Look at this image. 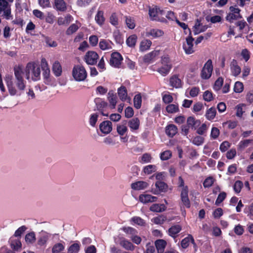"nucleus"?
Returning a JSON list of instances; mask_svg holds the SVG:
<instances>
[{"mask_svg":"<svg viewBox=\"0 0 253 253\" xmlns=\"http://www.w3.org/2000/svg\"><path fill=\"white\" fill-rule=\"evenodd\" d=\"M14 83L11 76L7 75L5 79L8 92L12 96L17 94V90L16 87L19 91H23L25 88L26 83L24 79V72L21 66H15L14 68Z\"/></svg>","mask_w":253,"mask_h":253,"instance_id":"nucleus-1","label":"nucleus"},{"mask_svg":"<svg viewBox=\"0 0 253 253\" xmlns=\"http://www.w3.org/2000/svg\"><path fill=\"white\" fill-rule=\"evenodd\" d=\"M25 72L27 80L31 79L34 81H37L41 78L40 67L34 62H29L27 64Z\"/></svg>","mask_w":253,"mask_h":253,"instance_id":"nucleus-2","label":"nucleus"},{"mask_svg":"<svg viewBox=\"0 0 253 253\" xmlns=\"http://www.w3.org/2000/svg\"><path fill=\"white\" fill-rule=\"evenodd\" d=\"M87 72L84 67L81 65H75L72 70V76L77 82L84 81L87 77Z\"/></svg>","mask_w":253,"mask_h":253,"instance_id":"nucleus-3","label":"nucleus"},{"mask_svg":"<svg viewBox=\"0 0 253 253\" xmlns=\"http://www.w3.org/2000/svg\"><path fill=\"white\" fill-rule=\"evenodd\" d=\"M0 16L6 20L12 19L11 5L6 0H0Z\"/></svg>","mask_w":253,"mask_h":253,"instance_id":"nucleus-4","label":"nucleus"},{"mask_svg":"<svg viewBox=\"0 0 253 253\" xmlns=\"http://www.w3.org/2000/svg\"><path fill=\"white\" fill-rule=\"evenodd\" d=\"M161 64L162 66L158 68L157 71L162 76H166L169 73L172 68V65L170 63L169 58L167 56L162 57Z\"/></svg>","mask_w":253,"mask_h":253,"instance_id":"nucleus-5","label":"nucleus"},{"mask_svg":"<svg viewBox=\"0 0 253 253\" xmlns=\"http://www.w3.org/2000/svg\"><path fill=\"white\" fill-rule=\"evenodd\" d=\"M149 15L152 20L163 21L164 18L162 17L164 15V11L155 6L149 7Z\"/></svg>","mask_w":253,"mask_h":253,"instance_id":"nucleus-6","label":"nucleus"},{"mask_svg":"<svg viewBox=\"0 0 253 253\" xmlns=\"http://www.w3.org/2000/svg\"><path fill=\"white\" fill-rule=\"evenodd\" d=\"M213 71L212 62L211 59H209L204 64L201 72V77L202 79L208 80L211 78Z\"/></svg>","mask_w":253,"mask_h":253,"instance_id":"nucleus-7","label":"nucleus"},{"mask_svg":"<svg viewBox=\"0 0 253 253\" xmlns=\"http://www.w3.org/2000/svg\"><path fill=\"white\" fill-rule=\"evenodd\" d=\"M229 9L230 10V12L227 14L226 19L230 23H232L233 21L242 18L240 13L241 10L239 8L230 6Z\"/></svg>","mask_w":253,"mask_h":253,"instance_id":"nucleus-8","label":"nucleus"},{"mask_svg":"<svg viewBox=\"0 0 253 253\" xmlns=\"http://www.w3.org/2000/svg\"><path fill=\"white\" fill-rule=\"evenodd\" d=\"M99 56L93 51H87L84 56V61L88 65H93L96 64Z\"/></svg>","mask_w":253,"mask_h":253,"instance_id":"nucleus-9","label":"nucleus"},{"mask_svg":"<svg viewBox=\"0 0 253 253\" xmlns=\"http://www.w3.org/2000/svg\"><path fill=\"white\" fill-rule=\"evenodd\" d=\"M122 60L123 57L119 52H113L111 54L109 63L113 67L119 68Z\"/></svg>","mask_w":253,"mask_h":253,"instance_id":"nucleus-10","label":"nucleus"},{"mask_svg":"<svg viewBox=\"0 0 253 253\" xmlns=\"http://www.w3.org/2000/svg\"><path fill=\"white\" fill-rule=\"evenodd\" d=\"M51 237V234L45 231H42L38 237L37 244L39 246L45 247Z\"/></svg>","mask_w":253,"mask_h":253,"instance_id":"nucleus-11","label":"nucleus"},{"mask_svg":"<svg viewBox=\"0 0 253 253\" xmlns=\"http://www.w3.org/2000/svg\"><path fill=\"white\" fill-rule=\"evenodd\" d=\"M194 39L191 36H188L186 38V42L183 45V48L187 54H190L194 52L193 42Z\"/></svg>","mask_w":253,"mask_h":253,"instance_id":"nucleus-12","label":"nucleus"},{"mask_svg":"<svg viewBox=\"0 0 253 253\" xmlns=\"http://www.w3.org/2000/svg\"><path fill=\"white\" fill-rule=\"evenodd\" d=\"M230 70L231 75L237 77L241 72V68L239 66L238 62L235 59H232L230 64Z\"/></svg>","mask_w":253,"mask_h":253,"instance_id":"nucleus-13","label":"nucleus"},{"mask_svg":"<svg viewBox=\"0 0 253 253\" xmlns=\"http://www.w3.org/2000/svg\"><path fill=\"white\" fill-rule=\"evenodd\" d=\"M99 129L101 132L107 134L112 130V123L109 121H104L99 125Z\"/></svg>","mask_w":253,"mask_h":253,"instance_id":"nucleus-14","label":"nucleus"},{"mask_svg":"<svg viewBox=\"0 0 253 253\" xmlns=\"http://www.w3.org/2000/svg\"><path fill=\"white\" fill-rule=\"evenodd\" d=\"M127 125V120H123L117 125V132L120 136H123L127 133L128 131Z\"/></svg>","mask_w":253,"mask_h":253,"instance_id":"nucleus-15","label":"nucleus"},{"mask_svg":"<svg viewBox=\"0 0 253 253\" xmlns=\"http://www.w3.org/2000/svg\"><path fill=\"white\" fill-rule=\"evenodd\" d=\"M94 101L97 110H99L103 116H107L108 114L104 113L103 111L104 109L107 106L108 103L104 100L99 98L95 99Z\"/></svg>","mask_w":253,"mask_h":253,"instance_id":"nucleus-16","label":"nucleus"},{"mask_svg":"<svg viewBox=\"0 0 253 253\" xmlns=\"http://www.w3.org/2000/svg\"><path fill=\"white\" fill-rule=\"evenodd\" d=\"M157 197L149 194H141L139 196L140 202L143 204L154 202L157 201Z\"/></svg>","mask_w":253,"mask_h":253,"instance_id":"nucleus-17","label":"nucleus"},{"mask_svg":"<svg viewBox=\"0 0 253 253\" xmlns=\"http://www.w3.org/2000/svg\"><path fill=\"white\" fill-rule=\"evenodd\" d=\"M188 187L182 189L181 192V199L183 205L187 208H190V203L188 197Z\"/></svg>","mask_w":253,"mask_h":253,"instance_id":"nucleus-18","label":"nucleus"},{"mask_svg":"<svg viewBox=\"0 0 253 253\" xmlns=\"http://www.w3.org/2000/svg\"><path fill=\"white\" fill-rule=\"evenodd\" d=\"M127 124L131 131H133L139 129L140 121L137 118H133L127 121Z\"/></svg>","mask_w":253,"mask_h":253,"instance_id":"nucleus-19","label":"nucleus"},{"mask_svg":"<svg viewBox=\"0 0 253 253\" xmlns=\"http://www.w3.org/2000/svg\"><path fill=\"white\" fill-rule=\"evenodd\" d=\"M148 186V183L143 181H139L131 183V188L134 190H141L146 188Z\"/></svg>","mask_w":253,"mask_h":253,"instance_id":"nucleus-20","label":"nucleus"},{"mask_svg":"<svg viewBox=\"0 0 253 253\" xmlns=\"http://www.w3.org/2000/svg\"><path fill=\"white\" fill-rule=\"evenodd\" d=\"M107 98L111 106V108L113 109L115 108L117 102L116 94L113 90H110L108 93Z\"/></svg>","mask_w":253,"mask_h":253,"instance_id":"nucleus-21","label":"nucleus"},{"mask_svg":"<svg viewBox=\"0 0 253 253\" xmlns=\"http://www.w3.org/2000/svg\"><path fill=\"white\" fill-rule=\"evenodd\" d=\"M158 253H164L167 245V242L162 239L157 240L155 243Z\"/></svg>","mask_w":253,"mask_h":253,"instance_id":"nucleus-22","label":"nucleus"},{"mask_svg":"<svg viewBox=\"0 0 253 253\" xmlns=\"http://www.w3.org/2000/svg\"><path fill=\"white\" fill-rule=\"evenodd\" d=\"M52 71L56 77H59L61 75L62 69L60 63L59 61H55L52 67Z\"/></svg>","mask_w":253,"mask_h":253,"instance_id":"nucleus-23","label":"nucleus"},{"mask_svg":"<svg viewBox=\"0 0 253 253\" xmlns=\"http://www.w3.org/2000/svg\"><path fill=\"white\" fill-rule=\"evenodd\" d=\"M73 20V17L70 14H67L64 17H59L57 20V23L59 25H67L71 22Z\"/></svg>","mask_w":253,"mask_h":253,"instance_id":"nucleus-24","label":"nucleus"},{"mask_svg":"<svg viewBox=\"0 0 253 253\" xmlns=\"http://www.w3.org/2000/svg\"><path fill=\"white\" fill-rule=\"evenodd\" d=\"M120 245L126 250L132 251L135 249V246L130 242L124 238L121 240Z\"/></svg>","mask_w":253,"mask_h":253,"instance_id":"nucleus-25","label":"nucleus"},{"mask_svg":"<svg viewBox=\"0 0 253 253\" xmlns=\"http://www.w3.org/2000/svg\"><path fill=\"white\" fill-rule=\"evenodd\" d=\"M177 132V128L174 125H169L166 127V133L170 137H173Z\"/></svg>","mask_w":253,"mask_h":253,"instance_id":"nucleus-26","label":"nucleus"},{"mask_svg":"<svg viewBox=\"0 0 253 253\" xmlns=\"http://www.w3.org/2000/svg\"><path fill=\"white\" fill-rule=\"evenodd\" d=\"M113 45V44L111 41L105 40H101L99 43V47L103 50L111 49Z\"/></svg>","mask_w":253,"mask_h":253,"instance_id":"nucleus-27","label":"nucleus"},{"mask_svg":"<svg viewBox=\"0 0 253 253\" xmlns=\"http://www.w3.org/2000/svg\"><path fill=\"white\" fill-rule=\"evenodd\" d=\"M95 20L100 26L104 24L105 18L104 16V12L102 10H98L95 16Z\"/></svg>","mask_w":253,"mask_h":253,"instance_id":"nucleus-28","label":"nucleus"},{"mask_svg":"<svg viewBox=\"0 0 253 253\" xmlns=\"http://www.w3.org/2000/svg\"><path fill=\"white\" fill-rule=\"evenodd\" d=\"M169 83L171 86L175 88L181 86V81L176 75H174L170 78Z\"/></svg>","mask_w":253,"mask_h":253,"instance_id":"nucleus-29","label":"nucleus"},{"mask_svg":"<svg viewBox=\"0 0 253 253\" xmlns=\"http://www.w3.org/2000/svg\"><path fill=\"white\" fill-rule=\"evenodd\" d=\"M159 54H160L159 50H154V51L146 54L144 56V58H143L144 61L145 62H147V63L150 62L152 60H153L155 57L158 56L159 55Z\"/></svg>","mask_w":253,"mask_h":253,"instance_id":"nucleus-30","label":"nucleus"},{"mask_svg":"<svg viewBox=\"0 0 253 253\" xmlns=\"http://www.w3.org/2000/svg\"><path fill=\"white\" fill-rule=\"evenodd\" d=\"M118 94L120 99L123 101H126L127 98V92L126 87L122 86L118 89Z\"/></svg>","mask_w":253,"mask_h":253,"instance_id":"nucleus-31","label":"nucleus"},{"mask_svg":"<svg viewBox=\"0 0 253 253\" xmlns=\"http://www.w3.org/2000/svg\"><path fill=\"white\" fill-rule=\"evenodd\" d=\"M54 7L60 11H64L66 9V3L64 0H54Z\"/></svg>","mask_w":253,"mask_h":253,"instance_id":"nucleus-32","label":"nucleus"},{"mask_svg":"<svg viewBox=\"0 0 253 253\" xmlns=\"http://www.w3.org/2000/svg\"><path fill=\"white\" fill-rule=\"evenodd\" d=\"M166 207L164 204H154L150 208V210L153 212H161L166 210Z\"/></svg>","mask_w":253,"mask_h":253,"instance_id":"nucleus-33","label":"nucleus"},{"mask_svg":"<svg viewBox=\"0 0 253 253\" xmlns=\"http://www.w3.org/2000/svg\"><path fill=\"white\" fill-rule=\"evenodd\" d=\"M190 242H191L194 246L196 245L193 237L191 235H189L187 237L185 238L181 241V245L182 248L183 249L187 248L189 245Z\"/></svg>","mask_w":253,"mask_h":253,"instance_id":"nucleus-34","label":"nucleus"},{"mask_svg":"<svg viewBox=\"0 0 253 253\" xmlns=\"http://www.w3.org/2000/svg\"><path fill=\"white\" fill-rule=\"evenodd\" d=\"M181 226L179 225H174L172 226L169 229V234L172 237H175V235L178 234L181 230Z\"/></svg>","mask_w":253,"mask_h":253,"instance_id":"nucleus-35","label":"nucleus"},{"mask_svg":"<svg viewBox=\"0 0 253 253\" xmlns=\"http://www.w3.org/2000/svg\"><path fill=\"white\" fill-rule=\"evenodd\" d=\"M200 122L198 120H196L193 117H189L187 120V124L189 127H194L196 128L200 125Z\"/></svg>","mask_w":253,"mask_h":253,"instance_id":"nucleus-36","label":"nucleus"},{"mask_svg":"<svg viewBox=\"0 0 253 253\" xmlns=\"http://www.w3.org/2000/svg\"><path fill=\"white\" fill-rule=\"evenodd\" d=\"M164 35V32L161 30L157 29H151L147 32V36H152L154 38H158Z\"/></svg>","mask_w":253,"mask_h":253,"instance_id":"nucleus-37","label":"nucleus"},{"mask_svg":"<svg viewBox=\"0 0 253 253\" xmlns=\"http://www.w3.org/2000/svg\"><path fill=\"white\" fill-rule=\"evenodd\" d=\"M152 44V42L149 40H145L142 41L140 44V50L145 51L148 50Z\"/></svg>","mask_w":253,"mask_h":253,"instance_id":"nucleus-38","label":"nucleus"},{"mask_svg":"<svg viewBox=\"0 0 253 253\" xmlns=\"http://www.w3.org/2000/svg\"><path fill=\"white\" fill-rule=\"evenodd\" d=\"M216 111L215 108L211 107L207 110L205 116L208 120H213L216 115Z\"/></svg>","mask_w":253,"mask_h":253,"instance_id":"nucleus-39","label":"nucleus"},{"mask_svg":"<svg viewBox=\"0 0 253 253\" xmlns=\"http://www.w3.org/2000/svg\"><path fill=\"white\" fill-rule=\"evenodd\" d=\"M10 245L15 251H18L22 246L21 243L19 239H13L12 238L10 239Z\"/></svg>","mask_w":253,"mask_h":253,"instance_id":"nucleus-40","label":"nucleus"},{"mask_svg":"<svg viewBox=\"0 0 253 253\" xmlns=\"http://www.w3.org/2000/svg\"><path fill=\"white\" fill-rule=\"evenodd\" d=\"M125 22L127 27L130 29H133L135 27V23L134 19L130 17L125 16Z\"/></svg>","mask_w":253,"mask_h":253,"instance_id":"nucleus-41","label":"nucleus"},{"mask_svg":"<svg viewBox=\"0 0 253 253\" xmlns=\"http://www.w3.org/2000/svg\"><path fill=\"white\" fill-rule=\"evenodd\" d=\"M155 186L158 189L159 192H165L168 189L167 184L161 181H157L155 183Z\"/></svg>","mask_w":253,"mask_h":253,"instance_id":"nucleus-42","label":"nucleus"},{"mask_svg":"<svg viewBox=\"0 0 253 253\" xmlns=\"http://www.w3.org/2000/svg\"><path fill=\"white\" fill-rule=\"evenodd\" d=\"M166 110L169 113L173 114L177 113L179 111L178 105V104H169L166 107Z\"/></svg>","mask_w":253,"mask_h":253,"instance_id":"nucleus-43","label":"nucleus"},{"mask_svg":"<svg viewBox=\"0 0 253 253\" xmlns=\"http://www.w3.org/2000/svg\"><path fill=\"white\" fill-rule=\"evenodd\" d=\"M65 247L61 243H56L52 248V253H59L64 250Z\"/></svg>","mask_w":253,"mask_h":253,"instance_id":"nucleus-44","label":"nucleus"},{"mask_svg":"<svg viewBox=\"0 0 253 253\" xmlns=\"http://www.w3.org/2000/svg\"><path fill=\"white\" fill-rule=\"evenodd\" d=\"M25 241L28 244H33L36 241V235L34 232L29 233L25 236Z\"/></svg>","mask_w":253,"mask_h":253,"instance_id":"nucleus-45","label":"nucleus"},{"mask_svg":"<svg viewBox=\"0 0 253 253\" xmlns=\"http://www.w3.org/2000/svg\"><path fill=\"white\" fill-rule=\"evenodd\" d=\"M133 103L134 106L136 109L140 108L142 103V97L140 94H137L134 96Z\"/></svg>","mask_w":253,"mask_h":253,"instance_id":"nucleus-46","label":"nucleus"},{"mask_svg":"<svg viewBox=\"0 0 253 253\" xmlns=\"http://www.w3.org/2000/svg\"><path fill=\"white\" fill-rule=\"evenodd\" d=\"M152 158L149 153H144L139 159V162L141 164L148 163L151 162Z\"/></svg>","mask_w":253,"mask_h":253,"instance_id":"nucleus-47","label":"nucleus"},{"mask_svg":"<svg viewBox=\"0 0 253 253\" xmlns=\"http://www.w3.org/2000/svg\"><path fill=\"white\" fill-rule=\"evenodd\" d=\"M252 141V140L251 139H246L241 141L237 146L238 149L240 151L244 150L245 148L249 146Z\"/></svg>","mask_w":253,"mask_h":253,"instance_id":"nucleus-48","label":"nucleus"},{"mask_svg":"<svg viewBox=\"0 0 253 253\" xmlns=\"http://www.w3.org/2000/svg\"><path fill=\"white\" fill-rule=\"evenodd\" d=\"M137 37L135 35L130 36L126 40V43L128 46H134L136 42Z\"/></svg>","mask_w":253,"mask_h":253,"instance_id":"nucleus-49","label":"nucleus"},{"mask_svg":"<svg viewBox=\"0 0 253 253\" xmlns=\"http://www.w3.org/2000/svg\"><path fill=\"white\" fill-rule=\"evenodd\" d=\"M143 172L147 174H150L157 170V167L155 165H149L143 168Z\"/></svg>","mask_w":253,"mask_h":253,"instance_id":"nucleus-50","label":"nucleus"},{"mask_svg":"<svg viewBox=\"0 0 253 253\" xmlns=\"http://www.w3.org/2000/svg\"><path fill=\"white\" fill-rule=\"evenodd\" d=\"M80 249V244L75 243L71 245L68 249V253H78Z\"/></svg>","mask_w":253,"mask_h":253,"instance_id":"nucleus-51","label":"nucleus"},{"mask_svg":"<svg viewBox=\"0 0 253 253\" xmlns=\"http://www.w3.org/2000/svg\"><path fill=\"white\" fill-rule=\"evenodd\" d=\"M79 26L76 24H72L70 25V26L67 29L66 33L68 35H70L75 33L79 28Z\"/></svg>","mask_w":253,"mask_h":253,"instance_id":"nucleus-52","label":"nucleus"},{"mask_svg":"<svg viewBox=\"0 0 253 253\" xmlns=\"http://www.w3.org/2000/svg\"><path fill=\"white\" fill-rule=\"evenodd\" d=\"M223 84V79L222 77H219L215 82L213 86V89L215 91L219 90Z\"/></svg>","mask_w":253,"mask_h":253,"instance_id":"nucleus-53","label":"nucleus"},{"mask_svg":"<svg viewBox=\"0 0 253 253\" xmlns=\"http://www.w3.org/2000/svg\"><path fill=\"white\" fill-rule=\"evenodd\" d=\"M98 114L97 113H93L90 115L89 123L91 126L94 127L95 126L96 123L98 120Z\"/></svg>","mask_w":253,"mask_h":253,"instance_id":"nucleus-54","label":"nucleus"},{"mask_svg":"<svg viewBox=\"0 0 253 253\" xmlns=\"http://www.w3.org/2000/svg\"><path fill=\"white\" fill-rule=\"evenodd\" d=\"M123 230L129 236H133V235L137 234L136 230L130 227H124Z\"/></svg>","mask_w":253,"mask_h":253,"instance_id":"nucleus-55","label":"nucleus"},{"mask_svg":"<svg viewBox=\"0 0 253 253\" xmlns=\"http://www.w3.org/2000/svg\"><path fill=\"white\" fill-rule=\"evenodd\" d=\"M244 89V85L240 82H236L234 84V91L236 93H241Z\"/></svg>","mask_w":253,"mask_h":253,"instance_id":"nucleus-56","label":"nucleus"},{"mask_svg":"<svg viewBox=\"0 0 253 253\" xmlns=\"http://www.w3.org/2000/svg\"><path fill=\"white\" fill-rule=\"evenodd\" d=\"M214 179L213 177L210 176L207 177L204 181L203 186L205 188H209L213 184Z\"/></svg>","mask_w":253,"mask_h":253,"instance_id":"nucleus-57","label":"nucleus"},{"mask_svg":"<svg viewBox=\"0 0 253 253\" xmlns=\"http://www.w3.org/2000/svg\"><path fill=\"white\" fill-rule=\"evenodd\" d=\"M110 23L114 26H117L118 25V18L116 13H113L109 18Z\"/></svg>","mask_w":253,"mask_h":253,"instance_id":"nucleus-58","label":"nucleus"},{"mask_svg":"<svg viewBox=\"0 0 253 253\" xmlns=\"http://www.w3.org/2000/svg\"><path fill=\"white\" fill-rule=\"evenodd\" d=\"M172 154L170 151L166 150L161 153L160 158L163 161L169 160L171 157Z\"/></svg>","mask_w":253,"mask_h":253,"instance_id":"nucleus-59","label":"nucleus"},{"mask_svg":"<svg viewBox=\"0 0 253 253\" xmlns=\"http://www.w3.org/2000/svg\"><path fill=\"white\" fill-rule=\"evenodd\" d=\"M113 37L117 43H121L123 42V39L119 30H116L113 32Z\"/></svg>","mask_w":253,"mask_h":253,"instance_id":"nucleus-60","label":"nucleus"},{"mask_svg":"<svg viewBox=\"0 0 253 253\" xmlns=\"http://www.w3.org/2000/svg\"><path fill=\"white\" fill-rule=\"evenodd\" d=\"M226 197V193L225 192H222L220 193L218 195V196L215 201V204L216 206H218L221 203H222Z\"/></svg>","mask_w":253,"mask_h":253,"instance_id":"nucleus-61","label":"nucleus"},{"mask_svg":"<svg viewBox=\"0 0 253 253\" xmlns=\"http://www.w3.org/2000/svg\"><path fill=\"white\" fill-rule=\"evenodd\" d=\"M204 141V138L200 136L195 137L192 140V143L197 146L202 145Z\"/></svg>","mask_w":253,"mask_h":253,"instance_id":"nucleus-62","label":"nucleus"},{"mask_svg":"<svg viewBox=\"0 0 253 253\" xmlns=\"http://www.w3.org/2000/svg\"><path fill=\"white\" fill-rule=\"evenodd\" d=\"M243 107H245V105L243 104H239L236 107V108H235L236 110V115L237 117H240V118L242 117V116L243 114V113L244 112V111H243Z\"/></svg>","mask_w":253,"mask_h":253,"instance_id":"nucleus-63","label":"nucleus"},{"mask_svg":"<svg viewBox=\"0 0 253 253\" xmlns=\"http://www.w3.org/2000/svg\"><path fill=\"white\" fill-rule=\"evenodd\" d=\"M203 99L207 102L211 101L213 99L212 93L209 90L205 91L203 94Z\"/></svg>","mask_w":253,"mask_h":253,"instance_id":"nucleus-64","label":"nucleus"}]
</instances>
